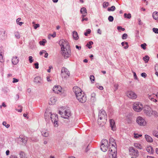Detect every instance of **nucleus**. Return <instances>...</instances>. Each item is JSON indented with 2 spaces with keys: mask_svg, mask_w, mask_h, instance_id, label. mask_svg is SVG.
Segmentation results:
<instances>
[{
  "mask_svg": "<svg viewBox=\"0 0 158 158\" xmlns=\"http://www.w3.org/2000/svg\"><path fill=\"white\" fill-rule=\"evenodd\" d=\"M73 90L77 99L80 102L84 103L85 102L86 97L80 88L77 86H74L73 88Z\"/></svg>",
  "mask_w": 158,
  "mask_h": 158,
  "instance_id": "nucleus-1",
  "label": "nucleus"
},
{
  "mask_svg": "<svg viewBox=\"0 0 158 158\" xmlns=\"http://www.w3.org/2000/svg\"><path fill=\"white\" fill-rule=\"evenodd\" d=\"M107 118V114L106 111L103 109L100 110L98 113V123L99 125L103 126L106 123Z\"/></svg>",
  "mask_w": 158,
  "mask_h": 158,
  "instance_id": "nucleus-2",
  "label": "nucleus"
},
{
  "mask_svg": "<svg viewBox=\"0 0 158 158\" xmlns=\"http://www.w3.org/2000/svg\"><path fill=\"white\" fill-rule=\"evenodd\" d=\"M144 113L145 115L149 117L153 116L156 117L158 116V113L156 111L153 110L149 106H146L143 110Z\"/></svg>",
  "mask_w": 158,
  "mask_h": 158,
  "instance_id": "nucleus-3",
  "label": "nucleus"
},
{
  "mask_svg": "<svg viewBox=\"0 0 158 158\" xmlns=\"http://www.w3.org/2000/svg\"><path fill=\"white\" fill-rule=\"evenodd\" d=\"M63 109V108H61L60 110L59 111V113L62 118L68 119L70 116V112L69 110H66L65 108Z\"/></svg>",
  "mask_w": 158,
  "mask_h": 158,
  "instance_id": "nucleus-4",
  "label": "nucleus"
},
{
  "mask_svg": "<svg viewBox=\"0 0 158 158\" xmlns=\"http://www.w3.org/2000/svg\"><path fill=\"white\" fill-rule=\"evenodd\" d=\"M133 108L135 111L139 112L142 110L143 108V105L139 102H135L133 104Z\"/></svg>",
  "mask_w": 158,
  "mask_h": 158,
  "instance_id": "nucleus-5",
  "label": "nucleus"
},
{
  "mask_svg": "<svg viewBox=\"0 0 158 158\" xmlns=\"http://www.w3.org/2000/svg\"><path fill=\"white\" fill-rule=\"evenodd\" d=\"M59 44L61 47V49H69L70 48L69 43L66 40H61L59 41Z\"/></svg>",
  "mask_w": 158,
  "mask_h": 158,
  "instance_id": "nucleus-6",
  "label": "nucleus"
},
{
  "mask_svg": "<svg viewBox=\"0 0 158 158\" xmlns=\"http://www.w3.org/2000/svg\"><path fill=\"white\" fill-rule=\"evenodd\" d=\"M108 141L106 139L102 140L101 145V149L103 152H106L108 149Z\"/></svg>",
  "mask_w": 158,
  "mask_h": 158,
  "instance_id": "nucleus-7",
  "label": "nucleus"
},
{
  "mask_svg": "<svg viewBox=\"0 0 158 158\" xmlns=\"http://www.w3.org/2000/svg\"><path fill=\"white\" fill-rule=\"evenodd\" d=\"M50 118L52 123H53L54 127H57L58 126V118L57 115L56 114H51Z\"/></svg>",
  "mask_w": 158,
  "mask_h": 158,
  "instance_id": "nucleus-8",
  "label": "nucleus"
},
{
  "mask_svg": "<svg viewBox=\"0 0 158 158\" xmlns=\"http://www.w3.org/2000/svg\"><path fill=\"white\" fill-rule=\"evenodd\" d=\"M136 121L138 124L140 126H144L147 124V122L145 119L141 116L137 117Z\"/></svg>",
  "mask_w": 158,
  "mask_h": 158,
  "instance_id": "nucleus-9",
  "label": "nucleus"
},
{
  "mask_svg": "<svg viewBox=\"0 0 158 158\" xmlns=\"http://www.w3.org/2000/svg\"><path fill=\"white\" fill-rule=\"evenodd\" d=\"M61 75L63 78H67L70 75V72L67 68L63 67L61 69Z\"/></svg>",
  "mask_w": 158,
  "mask_h": 158,
  "instance_id": "nucleus-10",
  "label": "nucleus"
},
{
  "mask_svg": "<svg viewBox=\"0 0 158 158\" xmlns=\"http://www.w3.org/2000/svg\"><path fill=\"white\" fill-rule=\"evenodd\" d=\"M126 96L129 98L132 99H136L137 98V95L135 92L131 90L127 91Z\"/></svg>",
  "mask_w": 158,
  "mask_h": 158,
  "instance_id": "nucleus-11",
  "label": "nucleus"
},
{
  "mask_svg": "<svg viewBox=\"0 0 158 158\" xmlns=\"http://www.w3.org/2000/svg\"><path fill=\"white\" fill-rule=\"evenodd\" d=\"M128 150L130 155L135 157H138L139 156V151L138 150L135 149L133 147H130Z\"/></svg>",
  "mask_w": 158,
  "mask_h": 158,
  "instance_id": "nucleus-12",
  "label": "nucleus"
},
{
  "mask_svg": "<svg viewBox=\"0 0 158 158\" xmlns=\"http://www.w3.org/2000/svg\"><path fill=\"white\" fill-rule=\"evenodd\" d=\"M53 92L55 93L60 94L62 93V88L60 86L56 85L53 89Z\"/></svg>",
  "mask_w": 158,
  "mask_h": 158,
  "instance_id": "nucleus-13",
  "label": "nucleus"
},
{
  "mask_svg": "<svg viewBox=\"0 0 158 158\" xmlns=\"http://www.w3.org/2000/svg\"><path fill=\"white\" fill-rule=\"evenodd\" d=\"M70 50H61V53L65 58L69 57L71 54Z\"/></svg>",
  "mask_w": 158,
  "mask_h": 158,
  "instance_id": "nucleus-14",
  "label": "nucleus"
},
{
  "mask_svg": "<svg viewBox=\"0 0 158 158\" xmlns=\"http://www.w3.org/2000/svg\"><path fill=\"white\" fill-rule=\"evenodd\" d=\"M109 153H117V146L109 145Z\"/></svg>",
  "mask_w": 158,
  "mask_h": 158,
  "instance_id": "nucleus-15",
  "label": "nucleus"
},
{
  "mask_svg": "<svg viewBox=\"0 0 158 158\" xmlns=\"http://www.w3.org/2000/svg\"><path fill=\"white\" fill-rule=\"evenodd\" d=\"M110 126L111 129L114 131L115 130V125L114 120L113 119L110 120Z\"/></svg>",
  "mask_w": 158,
  "mask_h": 158,
  "instance_id": "nucleus-16",
  "label": "nucleus"
},
{
  "mask_svg": "<svg viewBox=\"0 0 158 158\" xmlns=\"http://www.w3.org/2000/svg\"><path fill=\"white\" fill-rule=\"evenodd\" d=\"M134 146L138 149L142 150L143 148V146L139 143H135L134 144Z\"/></svg>",
  "mask_w": 158,
  "mask_h": 158,
  "instance_id": "nucleus-17",
  "label": "nucleus"
},
{
  "mask_svg": "<svg viewBox=\"0 0 158 158\" xmlns=\"http://www.w3.org/2000/svg\"><path fill=\"white\" fill-rule=\"evenodd\" d=\"M81 13L82 14V17H84L87 14V10L86 9L85 7L81 8L80 10Z\"/></svg>",
  "mask_w": 158,
  "mask_h": 158,
  "instance_id": "nucleus-18",
  "label": "nucleus"
},
{
  "mask_svg": "<svg viewBox=\"0 0 158 158\" xmlns=\"http://www.w3.org/2000/svg\"><path fill=\"white\" fill-rule=\"evenodd\" d=\"M57 101V98L56 97H53L50 98V100L49 102V104L52 105L55 104L56 101Z\"/></svg>",
  "mask_w": 158,
  "mask_h": 158,
  "instance_id": "nucleus-19",
  "label": "nucleus"
},
{
  "mask_svg": "<svg viewBox=\"0 0 158 158\" xmlns=\"http://www.w3.org/2000/svg\"><path fill=\"white\" fill-rule=\"evenodd\" d=\"M42 135L45 137H48L49 136V133L48 130L44 129L41 131Z\"/></svg>",
  "mask_w": 158,
  "mask_h": 158,
  "instance_id": "nucleus-20",
  "label": "nucleus"
},
{
  "mask_svg": "<svg viewBox=\"0 0 158 158\" xmlns=\"http://www.w3.org/2000/svg\"><path fill=\"white\" fill-rule=\"evenodd\" d=\"M109 145L117 146L114 139L112 138H110L109 140Z\"/></svg>",
  "mask_w": 158,
  "mask_h": 158,
  "instance_id": "nucleus-21",
  "label": "nucleus"
},
{
  "mask_svg": "<svg viewBox=\"0 0 158 158\" xmlns=\"http://www.w3.org/2000/svg\"><path fill=\"white\" fill-rule=\"evenodd\" d=\"M42 81L41 78L39 77H36L34 79V81L36 83H41Z\"/></svg>",
  "mask_w": 158,
  "mask_h": 158,
  "instance_id": "nucleus-22",
  "label": "nucleus"
},
{
  "mask_svg": "<svg viewBox=\"0 0 158 158\" xmlns=\"http://www.w3.org/2000/svg\"><path fill=\"white\" fill-rule=\"evenodd\" d=\"M4 54V52L2 50H0V62L1 63H3L4 61L3 58Z\"/></svg>",
  "mask_w": 158,
  "mask_h": 158,
  "instance_id": "nucleus-23",
  "label": "nucleus"
},
{
  "mask_svg": "<svg viewBox=\"0 0 158 158\" xmlns=\"http://www.w3.org/2000/svg\"><path fill=\"white\" fill-rule=\"evenodd\" d=\"M145 136L147 141L148 142L152 143L153 142V140L152 138L149 135H145Z\"/></svg>",
  "mask_w": 158,
  "mask_h": 158,
  "instance_id": "nucleus-24",
  "label": "nucleus"
},
{
  "mask_svg": "<svg viewBox=\"0 0 158 158\" xmlns=\"http://www.w3.org/2000/svg\"><path fill=\"white\" fill-rule=\"evenodd\" d=\"M19 62V60L17 57H13L12 60V62L13 64H16Z\"/></svg>",
  "mask_w": 158,
  "mask_h": 158,
  "instance_id": "nucleus-25",
  "label": "nucleus"
},
{
  "mask_svg": "<svg viewBox=\"0 0 158 158\" xmlns=\"http://www.w3.org/2000/svg\"><path fill=\"white\" fill-rule=\"evenodd\" d=\"M146 150L148 152L151 154H153L154 152L152 147L151 146H148L146 148Z\"/></svg>",
  "mask_w": 158,
  "mask_h": 158,
  "instance_id": "nucleus-26",
  "label": "nucleus"
},
{
  "mask_svg": "<svg viewBox=\"0 0 158 158\" xmlns=\"http://www.w3.org/2000/svg\"><path fill=\"white\" fill-rule=\"evenodd\" d=\"M73 39L75 40H77L79 38L77 33L76 31H73Z\"/></svg>",
  "mask_w": 158,
  "mask_h": 158,
  "instance_id": "nucleus-27",
  "label": "nucleus"
},
{
  "mask_svg": "<svg viewBox=\"0 0 158 158\" xmlns=\"http://www.w3.org/2000/svg\"><path fill=\"white\" fill-rule=\"evenodd\" d=\"M152 17L154 19L156 20H158V12H154L152 14Z\"/></svg>",
  "mask_w": 158,
  "mask_h": 158,
  "instance_id": "nucleus-28",
  "label": "nucleus"
},
{
  "mask_svg": "<svg viewBox=\"0 0 158 158\" xmlns=\"http://www.w3.org/2000/svg\"><path fill=\"white\" fill-rule=\"evenodd\" d=\"M51 113L48 112H45L44 114V116L45 119H48L51 116Z\"/></svg>",
  "mask_w": 158,
  "mask_h": 158,
  "instance_id": "nucleus-29",
  "label": "nucleus"
},
{
  "mask_svg": "<svg viewBox=\"0 0 158 158\" xmlns=\"http://www.w3.org/2000/svg\"><path fill=\"white\" fill-rule=\"evenodd\" d=\"M93 44V42L92 41H90L87 43L86 46L88 47V48L90 49L92 48L91 45Z\"/></svg>",
  "mask_w": 158,
  "mask_h": 158,
  "instance_id": "nucleus-30",
  "label": "nucleus"
},
{
  "mask_svg": "<svg viewBox=\"0 0 158 158\" xmlns=\"http://www.w3.org/2000/svg\"><path fill=\"white\" fill-rule=\"evenodd\" d=\"M122 46H124V48L127 49L128 48V43L127 42H123L121 44Z\"/></svg>",
  "mask_w": 158,
  "mask_h": 158,
  "instance_id": "nucleus-31",
  "label": "nucleus"
},
{
  "mask_svg": "<svg viewBox=\"0 0 158 158\" xmlns=\"http://www.w3.org/2000/svg\"><path fill=\"white\" fill-rule=\"evenodd\" d=\"M117 153H110L109 158H116Z\"/></svg>",
  "mask_w": 158,
  "mask_h": 158,
  "instance_id": "nucleus-32",
  "label": "nucleus"
},
{
  "mask_svg": "<svg viewBox=\"0 0 158 158\" xmlns=\"http://www.w3.org/2000/svg\"><path fill=\"white\" fill-rule=\"evenodd\" d=\"M19 154L21 158H23L25 155V152L22 151L20 152Z\"/></svg>",
  "mask_w": 158,
  "mask_h": 158,
  "instance_id": "nucleus-33",
  "label": "nucleus"
},
{
  "mask_svg": "<svg viewBox=\"0 0 158 158\" xmlns=\"http://www.w3.org/2000/svg\"><path fill=\"white\" fill-rule=\"evenodd\" d=\"M115 10V7L114 6H112L111 7L108 8V11H114Z\"/></svg>",
  "mask_w": 158,
  "mask_h": 158,
  "instance_id": "nucleus-34",
  "label": "nucleus"
},
{
  "mask_svg": "<svg viewBox=\"0 0 158 158\" xmlns=\"http://www.w3.org/2000/svg\"><path fill=\"white\" fill-rule=\"evenodd\" d=\"M46 42V40L45 39H43L42 41H40L39 42L40 44L41 45L44 46Z\"/></svg>",
  "mask_w": 158,
  "mask_h": 158,
  "instance_id": "nucleus-35",
  "label": "nucleus"
},
{
  "mask_svg": "<svg viewBox=\"0 0 158 158\" xmlns=\"http://www.w3.org/2000/svg\"><path fill=\"white\" fill-rule=\"evenodd\" d=\"M21 142L24 143V144H25L26 143L27 141V138H22L21 139Z\"/></svg>",
  "mask_w": 158,
  "mask_h": 158,
  "instance_id": "nucleus-36",
  "label": "nucleus"
},
{
  "mask_svg": "<svg viewBox=\"0 0 158 158\" xmlns=\"http://www.w3.org/2000/svg\"><path fill=\"white\" fill-rule=\"evenodd\" d=\"M124 16L125 18H127V19H130L131 17V15L129 13L128 14H124Z\"/></svg>",
  "mask_w": 158,
  "mask_h": 158,
  "instance_id": "nucleus-37",
  "label": "nucleus"
},
{
  "mask_svg": "<svg viewBox=\"0 0 158 158\" xmlns=\"http://www.w3.org/2000/svg\"><path fill=\"white\" fill-rule=\"evenodd\" d=\"M151 97V98H155L156 97V95H155L154 94H149L148 95V97L150 99V98Z\"/></svg>",
  "mask_w": 158,
  "mask_h": 158,
  "instance_id": "nucleus-38",
  "label": "nucleus"
},
{
  "mask_svg": "<svg viewBox=\"0 0 158 158\" xmlns=\"http://www.w3.org/2000/svg\"><path fill=\"white\" fill-rule=\"evenodd\" d=\"M91 32V30L90 29H88L86 30V32H85L84 33V35L86 36H87L88 35V34H89Z\"/></svg>",
  "mask_w": 158,
  "mask_h": 158,
  "instance_id": "nucleus-39",
  "label": "nucleus"
},
{
  "mask_svg": "<svg viewBox=\"0 0 158 158\" xmlns=\"http://www.w3.org/2000/svg\"><path fill=\"white\" fill-rule=\"evenodd\" d=\"M142 136V135H139L138 134L134 133V137L136 139H137L140 137Z\"/></svg>",
  "mask_w": 158,
  "mask_h": 158,
  "instance_id": "nucleus-40",
  "label": "nucleus"
},
{
  "mask_svg": "<svg viewBox=\"0 0 158 158\" xmlns=\"http://www.w3.org/2000/svg\"><path fill=\"white\" fill-rule=\"evenodd\" d=\"M155 69L156 71L155 74L158 77V65H156Z\"/></svg>",
  "mask_w": 158,
  "mask_h": 158,
  "instance_id": "nucleus-41",
  "label": "nucleus"
},
{
  "mask_svg": "<svg viewBox=\"0 0 158 158\" xmlns=\"http://www.w3.org/2000/svg\"><path fill=\"white\" fill-rule=\"evenodd\" d=\"M109 5V3L108 2H104L103 4V7L104 8L106 7Z\"/></svg>",
  "mask_w": 158,
  "mask_h": 158,
  "instance_id": "nucleus-42",
  "label": "nucleus"
},
{
  "mask_svg": "<svg viewBox=\"0 0 158 158\" xmlns=\"http://www.w3.org/2000/svg\"><path fill=\"white\" fill-rule=\"evenodd\" d=\"M2 124L3 126H5L7 128L9 127L10 126L9 124H6V122H3L2 123Z\"/></svg>",
  "mask_w": 158,
  "mask_h": 158,
  "instance_id": "nucleus-43",
  "label": "nucleus"
},
{
  "mask_svg": "<svg viewBox=\"0 0 158 158\" xmlns=\"http://www.w3.org/2000/svg\"><path fill=\"white\" fill-rule=\"evenodd\" d=\"M152 134L156 137L158 139V132H156V131H153L152 132Z\"/></svg>",
  "mask_w": 158,
  "mask_h": 158,
  "instance_id": "nucleus-44",
  "label": "nucleus"
},
{
  "mask_svg": "<svg viewBox=\"0 0 158 158\" xmlns=\"http://www.w3.org/2000/svg\"><path fill=\"white\" fill-rule=\"evenodd\" d=\"M143 59L144 61H147L146 62H147L149 60V57L147 56H145L144 57H143Z\"/></svg>",
  "mask_w": 158,
  "mask_h": 158,
  "instance_id": "nucleus-45",
  "label": "nucleus"
},
{
  "mask_svg": "<svg viewBox=\"0 0 158 158\" xmlns=\"http://www.w3.org/2000/svg\"><path fill=\"white\" fill-rule=\"evenodd\" d=\"M108 19L110 22H112L114 20V18L113 16H110L108 18Z\"/></svg>",
  "mask_w": 158,
  "mask_h": 158,
  "instance_id": "nucleus-46",
  "label": "nucleus"
},
{
  "mask_svg": "<svg viewBox=\"0 0 158 158\" xmlns=\"http://www.w3.org/2000/svg\"><path fill=\"white\" fill-rule=\"evenodd\" d=\"M127 37V35L126 33H124L123 34L122 37V38L123 39H126Z\"/></svg>",
  "mask_w": 158,
  "mask_h": 158,
  "instance_id": "nucleus-47",
  "label": "nucleus"
},
{
  "mask_svg": "<svg viewBox=\"0 0 158 158\" xmlns=\"http://www.w3.org/2000/svg\"><path fill=\"white\" fill-rule=\"evenodd\" d=\"M153 31L155 33H158V29L157 28H154L152 29Z\"/></svg>",
  "mask_w": 158,
  "mask_h": 158,
  "instance_id": "nucleus-48",
  "label": "nucleus"
},
{
  "mask_svg": "<svg viewBox=\"0 0 158 158\" xmlns=\"http://www.w3.org/2000/svg\"><path fill=\"white\" fill-rule=\"evenodd\" d=\"M90 79L92 82L94 81L95 80L94 76L93 75H91L90 77Z\"/></svg>",
  "mask_w": 158,
  "mask_h": 158,
  "instance_id": "nucleus-49",
  "label": "nucleus"
},
{
  "mask_svg": "<svg viewBox=\"0 0 158 158\" xmlns=\"http://www.w3.org/2000/svg\"><path fill=\"white\" fill-rule=\"evenodd\" d=\"M146 45L147 44L146 43H144L143 44H141V47L143 49H146Z\"/></svg>",
  "mask_w": 158,
  "mask_h": 158,
  "instance_id": "nucleus-50",
  "label": "nucleus"
},
{
  "mask_svg": "<svg viewBox=\"0 0 158 158\" xmlns=\"http://www.w3.org/2000/svg\"><path fill=\"white\" fill-rule=\"evenodd\" d=\"M15 36L17 39H19L20 37L19 34L18 32L15 33Z\"/></svg>",
  "mask_w": 158,
  "mask_h": 158,
  "instance_id": "nucleus-51",
  "label": "nucleus"
},
{
  "mask_svg": "<svg viewBox=\"0 0 158 158\" xmlns=\"http://www.w3.org/2000/svg\"><path fill=\"white\" fill-rule=\"evenodd\" d=\"M13 81H12V82L13 83H16L19 81V79H16L15 78H13Z\"/></svg>",
  "mask_w": 158,
  "mask_h": 158,
  "instance_id": "nucleus-52",
  "label": "nucleus"
},
{
  "mask_svg": "<svg viewBox=\"0 0 158 158\" xmlns=\"http://www.w3.org/2000/svg\"><path fill=\"white\" fill-rule=\"evenodd\" d=\"M118 85L117 84H115L114 85V90L116 91L118 89Z\"/></svg>",
  "mask_w": 158,
  "mask_h": 158,
  "instance_id": "nucleus-53",
  "label": "nucleus"
},
{
  "mask_svg": "<svg viewBox=\"0 0 158 158\" xmlns=\"http://www.w3.org/2000/svg\"><path fill=\"white\" fill-rule=\"evenodd\" d=\"M33 57L31 56H30L29 57V60L30 63H32L33 62L32 59Z\"/></svg>",
  "mask_w": 158,
  "mask_h": 158,
  "instance_id": "nucleus-54",
  "label": "nucleus"
},
{
  "mask_svg": "<svg viewBox=\"0 0 158 158\" xmlns=\"http://www.w3.org/2000/svg\"><path fill=\"white\" fill-rule=\"evenodd\" d=\"M150 99L152 101H153L155 102H157V100L155 98H152L150 97Z\"/></svg>",
  "mask_w": 158,
  "mask_h": 158,
  "instance_id": "nucleus-55",
  "label": "nucleus"
},
{
  "mask_svg": "<svg viewBox=\"0 0 158 158\" xmlns=\"http://www.w3.org/2000/svg\"><path fill=\"white\" fill-rule=\"evenodd\" d=\"M40 27V25L39 24H35V25L34 26V28L35 29H36L38 27Z\"/></svg>",
  "mask_w": 158,
  "mask_h": 158,
  "instance_id": "nucleus-56",
  "label": "nucleus"
},
{
  "mask_svg": "<svg viewBox=\"0 0 158 158\" xmlns=\"http://www.w3.org/2000/svg\"><path fill=\"white\" fill-rule=\"evenodd\" d=\"M117 28L118 30L121 29L123 31H124L125 30V28H122V27L121 26H118L117 27Z\"/></svg>",
  "mask_w": 158,
  "mask_h": 158,
  "instance_id": "nucleus-57",
  "label": "nucleus"
},
{
  "mask_svg": "<svg viewBox=\"0 0 158 158\" xmlns=\"http://www.w3.org/2000/svg\"><path fill=\"white\" fill-rule=\"evenodd\" d=\"M35 65V68L36 69H38L39 68V64L38 63H35L34 64Z\"/></svg>",
  "mask_w": 158,
  "mask_h": 158,
  "instance_id": "nucleus-58",
  "label": "nucleus"
},
{
  "mask_svg": "<svg viewBox=\"0 0 158 158\" xmlns=\"http://www.w3.org/2000/svg\"><path fill=\"white\" fill-rule=\"evenodd\" d=\"M53 69V67H52V66H50L49 67L48 69L47 70L48 72V73H50V72H51V69Z\"/></svg>",
  "mask_w": 158,
  "mask_h": 158,
  "instance_id": "nucleus-59",
  "label": "nucleus"
},
{
  "mask_svg": "<svg viewBox=\"0 0 158 158\" xmlns=\"http://www.w3.org/2000/svg\"><path fill=\"white\" fill-rule=\"evenodd\" d=\"M46 52V51L45 50H43L40 52V55H42L43 53H45Z\"/></svg>",
  "mask_w": 158,
  "mask_h": 158,
  "instance_id": "nucleus-60",
  "label": "nucleus"
},
{
  "mask_svg": "<svg viewBox=\"0 0 158 158\" xmlns=\"http://www.w3.org/2000/svg\"><path fill=\"white\" fill-rule=\"evenodd\" d=\"M141 75L142 77H145L147 76V74L145 73H141Z\"/></svg>",
  "mask_w": 158,
  "mask_h": 158,
  "instance_id": "nucleus-61",
  "label": "nucleus"
},
{
  "mask_svg": "<svg viewBox=\"0 0 158 158\" xmlns=\"http://www.w3.org/2000/svg\"><path fill=\"white\" fill-rule=\"evenodd\" d=\"M138 22H139L138 24L139 25H141L143 23H142V22H141V19H138Z\"/></svg>",
  "mask_w": 158,
  "mask_h": 158,
  "instance_id": "nucleus-62",
  "label": "nucleus"
},
{
  "mask_svg": "<svg viewBox=\"0 0 158 158\" xmlns=\"http://www.w3.org/2000/svg\"><path fill=\"white\" fill-rule=\"evenodd\" d=\"M10 158H18L17 157L15 156V155H11L10 157Z\"/></svg>",
  "mask_w": 158,
  "mask_h": 158,
  "instance_id": "nucleus-63",
  "label": "nucleus"
},
{
  "mask_svg": "<svg viewBox=\"0 0 158 158\" xmlns=\"http://www.w3.org/2000/svg\"><path fill=\"white\" fill-rule=\"evenodd\" d=\"M133 73L134 77L135 78V79H137V76H136L135 73V72H133Z\"/></svg>",
  "mask_w": 158,
  "mask_h": 158,
  "instance_id": "nucleus-64",
  "label": "nucleus"
}]
</instances>
